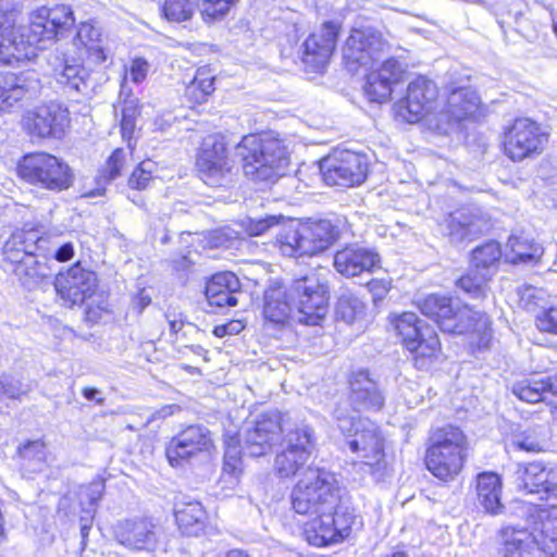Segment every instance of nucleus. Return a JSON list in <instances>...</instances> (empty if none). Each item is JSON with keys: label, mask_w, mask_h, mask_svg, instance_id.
Segmentation results:
<instances>
[{"label": "nucleus", "mask_w": 557, "mask_h": 557, "mask_svg": "<svg viewBox=\"0 0 557 557\" xmlns=\"http://www.w3.org/2000/svg\"><path fill=\"white\" fill-rule=\"evenodd\" d=\"M507 246L510 248V253L506 255V258L511 263L536 262L543 255V248L524 235H511Z\"/></svg>", "instance_id": "nucleus-37"}, {"label": "nucleus", "mask_w": 557, "mask_h": 557, "mask_svg": "<svg viewBox=\"0 0 557 557\" xmlns=\"http://www.w3.org/2000/svg\"><path fill=\"white\" fill-rule=\"evenodd\" d=\"M175 519L183 533L198 535L205 527L206 511L200 503L190 502L175 509Z\"/></svg>", "instance_id": "nucleus-36"}, {"label": "nucleus", "mask_w": 557, "mask_h": 557, "mask_svg": "<svg viewBox=\"0 0 557 557\" xmlns=\"http://www.w3.org/2000/svg\"><path fill=\"white\" fill-rule=\"evenodd\" d=\"M152 168L153 164L150 160L139 163L128 178V186L138 190L147 188L152 180Z\"/></svg>", "instance_id": "nucleus-51"}, {"label": "nucleus", "mask_w": 557, "mask_h": 557, "mask_svg": "<svg viewBox=\"0 0 557 557\" xmlns=\"http://www.w3.org/2000/svg\"><path fill=\"white\" fill-rule=\"evenodd\" d=\"M47 240L41 236L38 227L28 226L15 230L7 239L3 246V256L5 260L13 264L27 259L30 255H36L45 249Z\"/></svg>", "instance_id": "nucleus-30"}, {"label": "nucleus", "mask_w": 557, "mask_h": 557, "mask_svg": "<svg viewBox=\"0 0 557 557\" xmlns=\"http://www.w3.org/2000/svg\"><path fill=\"white\" fill-rule=\"evenodd\" d=\"M90 529H91V521L82 519V524H81L82 540H81L79 554H82L83 550L85 549V547L87 546V541H88V535H89Z\"/></svg>", "instance_id": "nucleus-63"}, {"label": "nucleus", "mask_w": 557, "mask_h": 557, "mask_svg": "<svg viewBox=\"0 0 557 557\" xmlns=\"http://www.w3.org/2000/svg\"><path fill=\"white\" fill-rule=\"evenodd\" d=\"M333 265L337 273L350 278L380 269L381 257L374 248L355 243L335 252Z\"/></svg>", "instance_id": "nucleus-22"}, {"label": "nucleus", "mask_w": 557, "mask_h": 557, "mask_svg": "<svg viewBox=\"0 0 557 557\" xmlns=\"http://www.w3.org/2000/svg\"><path fill=\"white\" fill-rule=\"evenodd\" d=\"M126 153L123 149H115L108 158L106 164L100 171L99 178L104 183H110L121 176L124 168Z\"/></svg>", "instance_id": "nucleus-50"}, {"label": "nucleus", "mask_w": 557, "mask_h": 557, "mask_svg": "<svg viewBox=\"0 0 557 557\" xmlns=\"http://www.w3.org/2000/svg\"><path fill=\"white\" fill-rule=\"evenodd\" d=\"M74 256V246L72 243L62 244L54 252V258L60 262L69 261Z\"/></svg>", "instance_id": "nucleus-62"}, {"label": "nucleus", "mask_w": 557, "mask_h": 557, "mask_svg": "<svg viewBox=\"0 0 557 557\" xmlns=\"http://www.w3.org/2000/svg\"><path fill=\"white\" fill-rule=\"evenodd\" d=\"M67 108L55 101L38 106L24 117L26 131L39 138H61L70 123Z\"/></svg>", "instance_id": "nucleus-19"}, {"label": "nucleus", "mask_w": 557, "mask_h": 557, "mask_svg": "<svg viewBox=\"0 0 557 557\" xmlns=\"http://www.w3.org/2000/svg\"><path fill=\"white\" fill-rule=\"evenodd\" d=\"M406 75V64L395 58L386 59L376 72L367 77L363 87L370 101L384 102L389 99L394 86Z\"/></svg>", "instance_id": "nucleus-29"}, {"label": "nucleus", "mask_w": 557, "mask_h": 557, "mask_svg": "<svg viewBox=\"0 0 557 557\" xmlns=\"http://www.w3.org/2000/svg\"><path fill=\"white\" fill-rule=\"evenodd\" d=\"M368 165L366 154L348 149H335L320 161V172L326 185L352 187L364 182Z\"/></svg>", "instance_id": "nucleus-13"}, {"label": "nucleus", "mask_w": 557, "mask_h": 557, "mask_svg": "<svg viewBox=\"0 0 557 557\" xmlns=\"http://www.w3.org/2000/svg\"><path fill=\"white\" fill-rule=\"evenodd\" d=\"M21 458L28 462L35 472L42 471L48 457L45 442L41 440L29 441L18 449Z\"/></svg>", "instance_id": "nucleus-43"}, {"label": "nucleus", "mask_w": 557, "mask_h": 557, "mask_svg": "<svg viewBox=\"0 0 557 557\" xmlns=\"http://www.w3.org/2000/svg\"><path fill=\"white\" fill-rule=\"evenodd\" d=\"M502 255V248L497 242H487L473 249L471 265L475 271L486 273L491 277L498 268Z\"/></svg>", "instance_id": "nucleus-40"}, {"label": "nucleus", "mask_w": 557, "mask_h": 557, "mask_svg": "<svg viewBox=\"0 0 557 557\" xmlns=\"http://www.w3.org/2000/svg\"><path fill=\"white\" fill-rule=\"evenodd\" d=\"M315 441L313 430L302 423L295 422L285 433L282 442V450L276 454L274 459V470L280 478L289 479L301 474L312 468L307 466L309 458L314 449Z\"/></svg>", "instance_id": "nucleus-9"}, {"label": "nucleus", "mask_w": 557, "mask_h": 557, "mask_svg": "<svg viewBox=\"0 0 557 557\" xmlns=\"http://www.w3.org/2000/svg\"><path fill=\"white\" fill-rule=\"evenodd\" d=\"M536 325L542 332L557 334V308H549L539 314Z\"/></svg>", "instance_id": "nucleus-53"}, {"label": "nucleus", "mask_w": 557, "mask_h": 557, "mask_svg": "<svg viewBox=\"0 0 557 557\" xmlns=\"http://www.w3.org/2000/svg\"><path fill=\"white\" fill-rule=\"evenodd\" d=\"M14 273L22 285L28 289L37 287L44 278L49 276L47 264L39 260L38 252L30 255L27 259L18 262L14 268Z\"/></svg>", "instance_id": "nucleus-39"}, {"label": "nucleus", "mask_w": 557, "mask_h": 557, "mask_svg": "<svg viewBox=\"0 0 557 557\" xmlns=\"http://www.w3.org/2000/svg\"><path fill=\"white\" fill-rule=\"evenodd\" d=\"M329 311V288L317 275L295 280L287 289L271 286L264 293V319L284 324L290 317L299 323L319 325Z\"/></svg>", "instance_id": "nucleus-3"}, {"label": "nucleus", "mask_w": 557, "mask_h": 557, "mask_svg": "<svg viewBox=\"0 0 557 557\" xmlns=\"http://www.w3.org/2000/svg\"><path fill=\"white\" fill-rule=\"evenodd\" d=\"M490 278L486 273L475 271L472 267L469 273L457 281V285L472 298H481L485 296V287Z\"/></svg>", "instance_id": "nucleus-45"}, {"label": "nucleus", "mask_w": 557, "mask_h": 557, "mask_svg": "<svg viewBox=\"0 0 557 557\" xmlns=\"http://www.w3.org/2000/svg\"><path fill=\"white\" fill-rule=\"evenodd\" d=\"M511 391L525 403L543 401L557 407V376L533 375L525 377L516 382Z\"/></svg>", "instance_id": "nucleus-31"}, {"label": "nucleus", "mask_w": 557, "mask_h": 557, "mask_svg": "<svg viewBox=\"0 0 557 557\" xmlns=\"http://www.w3.org/2000/svg\"><path fill=\"white\" fill-rule=\"evenodd\" d=\"M74 23L73 11L66 4L37 9L28 26H5L0 29V64L12 65L34 60L39 50L57 39Z\"/></svg>", "instance_id": "nucleus-2"}, {"label": "nucleus", "mask_w": 557, "mask_h": 557, "mask_svg": "<svg viewBox=\"0 0 557 557\" xmlns=\"http://www.w3.org/2000/svg\"><path fill=\"white\" fill-rule=\"evenodd\" d=\"M214 91V76L210 69L199 67L193 81L186 88L187 96L197 103L206 101L207 97Z\"/></svg>", "instance_id": "nucleus-41"}, {"label": "nucleus", "mask_w": 557, "mask_h": 557, "mask_svg": "<svg viewBox=\"0 0 557 557\" xmlns=\"http://www.w3.org/2000/svg\"><path fill=\"white\" fill-rule=\"evenodd\" d=\"M116 542L132 552H153L159 543V531L150 518L120 520L113 530Z\"/></svg>", "instance_id": "nucleus-20"}, {"label": "nucleus", "mask_w": 557, "mask_h": 557, "mask_svg": "<svg viewBox=\"0 0 557 557\" xmlns=\"http://www.w3.org/2000/svg\"><path fill=\"white\" fill-rule=\"evenodd\" d=\"M443 226L451 244H461L483 234L488 228V222L479 210L461 208L449 213Z\"/></svg>", "instance_id": "nucleus-27"}, {"label": "nucleus", "mask_w": 557, "mask_h": 557, "mask_svg": "<svg viewBox=\"0 0 557 557\" xmlns=\"http://www.w3.org/2000/svg\"><path fill=\"white\" fill-rule=\"evenodd\" d=\"M502 478L494 472H483L476 476L478 504L493 516L504 512L502 503Z\"/></svg>", "instance_id": "nucleus-34"}, {"label": "nucleus", "mask_w": 557, "mask_h": 557, "mask_svg": "<svg viewBox=\"0 0 557 557\" xmlns=\"http://www.w3.org/2000/svg\"><path fill=\"white\" fill-rule=\"evenodd\" d=\"M139 114V100L135 97L127 96L122 103L121 133L124 139L129 140L132 138Z\"/></svg>", "instance_id": "nucleus-44"}, {"label": "nucleus", "mask_w": 557, "mask_h": 557, "mask_svg": "<svg viewBox=\"0 0 557 557\" xmlns=\"http://www.w3.org/2000/svg\"><path fill=\"white\" fill-rule=\"evenodd\" d=\"M148 71L149 63L145 59L136 58L132 61L128 75L132 82L139 84L146 78Z\"/></svg>", "instance_id": "nucleus-55"}, {"label": "nucleus", "mask_w": 557, "mask_h": 557, "mask_svg": "<svg viewBox=\"0 0 557 557\" xmlns=\"http://www.w3.org/2000/svg\"><path fill=\"white\" fill-rule=\"evenodd\" d=\"M246 177L253 182H269L281 175L288 165L282 140L270 134H249L235 148Z\"/></svg>", "instance_id": "nucleus-6"}, {"label": "nucleus", "mask_w": 557, "mask_h": 557, "mask_svg": "<svg viewBox=\"0 0 557 557\" xmlns=\"http://www.w3.org/2000/svg\"><path fill=\"white\" fill-rule=\"evenodd\" d=\"M87 51H88L89 58H91L95 62L101 63L107 60V54H106L103 48L100 46V44L89 48Z\"/></svg>", "instance_id": "nucleus-64"}, {"label": "nucleus", "mask_w": 557, "mask_h": 557, "mask_svg": "<svg viewBox=\"0 0 557 557\" xmlns=\"http://www.w3.org/2000/svg\"><path fill=\"white\" fill-rule=\"evenodd\" d=\"M54 288L72 306L82 305L94 295L97 288V275L77 262L66 272L58 274Z\"/></svg>", "instance_id": "nucleus-24"}, {"label": "nucleus", "mask_w": 557, "mask_h": 557, "mask_svg": "<svg viewBox=\"0 0 557 557\" xmlns=\"http://www.w3.org/2000/svg\"><path fill=\"white\" fill-rule=\"evenodd\" d=\"M197 166L201 180L211 187H227L235 182L237 170L226 157L224 141L215 135L205 138Z\"/></svg>", "instance_id": "nucleus-14"}, {"label": "nucleus", "mask_w": 557, "mask_h": 557, "mask_svg": "<svg viewBox=\"0 0 557 557\" xmlns=\"http://www.w3.org/2000/svg\"><path fill=\"white\" fill-rule=\"evenodd\" d=\"M519 490L540 494L541 498H557V468L541 461L519 463L516 469Z\"/></svg>", "instance_id": "nucleus-21"}, {"label": "nucleus", "mask_w": 557, "mask_h": 557, "mask_svg": "<svg viewBox=\"0 0 557 557\" xmlns=\"http://www.w3.org/2000/svg\"><path fill=\"white\" fill-rule=\"evenodd\" d=\"M212 447L210 431L199 424L189 425L175 435L166 447V457L172 466H178L182 461L208 453Z\"/></svg>", "instance_id": "nucleus-23"}, {"label": "nucleus", "mask_w": 557, "mask_h": 557, "mask_svg": "<svg viewBox=\"0 0 557 557\" xmlns=\"http://www.w3.org/2000/svg\"><path fill=\"white\" fill-rule=\"evenodd\" d=\"M18 172L26 182L53 191L70 188L74 178L65 162L46 152L25 156L18 165Z\"/></svg>", "instance_id": "nucleus-10"}, {"label": "nucleus", "mask_w": 557, "mask_h": 557, "mask_svg": "<svg viewBox=\"0 0 557 557\" xmlns=\"http://www.w3.org/2000/svg\"><path fill=\"white\" fill-rule=\"evenodd\" d=\"M238 0H200L199 10L205 22L223 18Z\"/></svg>", "instance_id": "nucleus-48"}, {"label": "nucleus", "mask_w": 557, "mask_h": 557, "mask_svg": "<svg viewBox=\"0 0 557 557\" xmlns=\"http://www.w3.org/2000/svg\"><path fill=\"white\" fill-rule=\"evenodd\" d=\"M338 25L325 22L318 32L311 34L302 44L301 60L312 72H322L335 49Z\"/></svg>", "instance_id": "nucleus-25"}, {"label": "nucleus", "mask_w": 557, "mask_h": 557, "mask_svg": "<svg viewBox=\"0 0 557 557\" xmlns=\"http://www.w3.org/2000/svg\"><path fill=\"white\" fill-rule=\"evenodd\" d=\"M520 449L529 453H539L545 446V432L541 426L530 428L516 436L513 442Z\"/></svg>", "instance_id": "nucleus-47"}, {"label": "nucleus", "mask_w": 557, "mask_h": 557, "mask_svg": "<svg viewBox=\"0 0 557 557\" xmlns=\"http://www.w3.org/2000/svg\"><path fill=\"white\" fill-rule=\"evenodd\" d=\"M364 313V304L354 294L343 293L336 305V315L338 319L350 324L361 318Z\"/></svg>", "instance_id": "nucleus-42"}, {"label": "nucleus", "mask_w": 557, "mask_h": 557, "mask_svg": "<svg viewBox=\"0 0 557 557\" xmlns=\"http://www.w3.org/2000/svg\"><path fill=\"white\" fill-rule=\"evenodd\" d=\"M289 498L296 513L310 517L304 525V536L310 545L341 543L358 521L348 492L335 473L325 468H309L294 485Z\"/></svg>", "instance_id": "nucleus-1"}, {"label": "nucleus", "mask_w": 557, "mask_h": 557, "mask_svg": "<svg viewBox=\"0 0 557 557\" xmlns=\"http://www.w3.org/2000/svg\"><path fill=\"white\" fill-rule=\"evenodd\" d=\"M417 307L430 319H433L442 332L463 334L480 331L487 324V317L468 306L455 308L451 298L430 294L417 300Z\"/></svg>", "instance_id": "nucleus-8"}, {"label": "nucleus", "mask_w": 557, "mask_h": 557, "mask_svg": "<svg viewBox=\"0 0 557 557\" xmlns=\"http://www.w3.org/2000/svg\"><path fill=\"white\" fill-rule=\"evenodd\" d=\"M302 242H305V235L300 223L288 222L282 226L276 235L280 251L286 257L307 256V251L301 249Z\"/></svg>", "instance_id": "nucleus-38"}, {"label": "nucleus", "mask_w": 557, "mask_h": 557, "mask_svg": "<svg viewBox=\"0 0 557 557\" xmlns=\"http://www.w3.org/2000/svg\"><path fill=\"white\" fill-rule=\"evenodd\" d=\"M479 104L480 97L471 88L455 89L447 99L448 112L456 121L472 116L476 112Z\"/></svg>", "instance_id": "nucleus-35"}, {"label": "nucleus", "mask_w": 557, "mask_h": 557, "mask_svg": "<svg viewBox=\"0 0 557 557\" xmlns=\"http://www.w3.org/2000/svg\"><path fill=\"white\" fill-rule=\"evenodd\" d=\"M39 73L26 70L0 74V110H9L23 98H35L41 91Z\"/></svg>", "instance_id": "nucleus-26"}, {"label": "nucleus", "mask_w": 557, "mask_h": 557, "mask_svg": "<svg viewBox=\"0 0 557 557\" xmlns=\"http://www.w3.org/2000/svg\"><path fill=\"white\" fill-rule=\"evenodd\" d=\"M242 294L240 282L232 272L215 273L207 282L205 295L210 306L234 307L238 304L237 295Z\"/></svg>", "instance_id": "nucleus-32"}, {"label": "nucleus", "mask_w": 557, "mask_h": 557, "mask_svg": "<svg viewBox=\"0 0 557 557\" xmlns=\"http://www.w3.org/2000/svg\"><path fill=\"white\" fill-rule=\"evenodd\" d=\"M349 400L355 411H380L385 396L368 370L354 371L349 377Z\"/></svg>", "instance_id": "nucleus-28"}, {"label": "nucleus", "mask_w": 557, "mask_h": 557, "mask_svg": "<svg viewBox=\"0 0 557 557\" xmlns=\"http://www.w3.org/2000/svg\"><path fill=\"white\" fill-rule=\"evenodd\" d=\"M171 333L176 335V341H178V334L183 331L184 326H188L189 329L198 332L195 324L186 322L182 313L176 312H166L165 314Z\"/></svg>", "instance_id": "nucleus-56"}, {"label": "nucleus", "mask_w": 557, "mask_h": 557, "mask_svg": "<svg viewBox=\"0 0 557 557\" xmlns=\"http://www.w3.org/2000/svg\"><path fill=\"white\" fill-rule=\"evenodd\" d=\"M224 445H225L224 456L242 457L240 438L237 433L225 434Z\"/></svg>", "instance_id": "nucleus-59"}, {"label": "nucleus", "mask_w": 557, "mask_h": 557, "mask_svg": "<svg viewBox=\"0 0 557 557\" xmlns=\"http://www.w3.org/2000/svg\"><path fill=\"white\" fill-rule=\"evenodd\" d=\"M242 457L224 456L223 476H228L232 484L237 482L242 473Z\"/></svg>", "instance_id": "nucleus-54"}, {"label": "nucleus", "mask_w": 557, "mask_h": 557, "mask_svg": "<svg viewBox=\"0 0 557 557\" xmlns=\"http://www.w3.org/2000/svg\"><path fill=\"white\" fill-rule=\"evenodd\" d=\"M282 215H265L264 218H245L242 221V226L249 236H261L270 231L272 227L277 226Z\"/></svg>", "instance_id": "nucleus-49"}, {"label": "nucleus", "mask_w": 557, "mask_h": 557, "mask_svg": "<svg viewBox=\"0 0 557 557\" xmlns=\"http://www.w3.org/2000/svg\"><path fill=\"white\" fill-rule=\"evenodd\" d=\"M103 488L104 484L102 482H92L85 488L84 495L87 497L90 506H95L101 498Z\"/></svg>", "instance_id": "nucleus-60"}, {"label": "nucleus", "mask_w": 557, "mask_h": 557, "mask_svg": "<svg viewBox=\"0 0 557 557\" xmlns=\"http://www.w3.org/2000/svg\"><path fill=\"white\" fill-rule=\"evenodd\" d=\"M294 421L288 414H262L244 434L243 450L251 457H261L272 450L282 434H285Z\"/></svg>", "instance_id": "nucleus-15"}, {"label": "nucleus", "mask_w": 557, "mask_h": 557, "mask_svg": "<svg viewBox=\"0 0 557 557\" xmlns=\"http://www.w3.org/2000/svg\"><path fill=\"white\" fill-rule=\"evenodd\" d=\"M151 298L145 290H140L132 300L131 308L137 314H140L143 310L149 306Z\"/></svg>", "instance_id": "nucleus-61"}, {"label": "nucleus", "mask_w": 557, "mask_h": 557, "mask_svg": "<svg viewBox=\"0 0 557 557\" xmlns=\"http://www.w3.org/2000/svg\"><path fill=\"white\" fill-rule=\"evenodd\" d=\"M391 46L382 33L373 27L354 28L343 49L345 67L351 74L373 66Z\"/></svg>", "instance_id": "nucleus-12"}, {"label": "nucleus", "mask_w": 557, "mask_h": 557, "mask_svg": "<svg viewBox=\"0 0 557 557\" xmlns=\"http://www.w3.org/2000/svg\"><path fill=\"white\" fill-rule=\"evenodd\" d=\"M463 431L451 424L435 429L425 451L426 469L438 480L450 482L460 473L467 456Z\"/></svg>", "instance_id": "nucleus-7"}, {"label": "nucleus", "mask_w": 557, "mask_h": 557, "mask_svg": "<svg viewBox=\"0 0 557 557\" xmlns=\"http://www.w3.org/2000/svg\"><path fill=\"white\" fill-rule=\"evenodd\" d=\"M394 326L401 337L404 346L416 354V367H428L429 361L436 357L441 344L434 327L428 325L413 312H404L394 321Z\"/></svg>", "instance_id": "nucleus-11"}, {"label": "nucleus", "mask_w": 557, "mask_h": 557, "mask_svg": "<svg viewBox=\"0 0 557 557\" xmlns=\"http://www.w3.org/2000/svg\"><path fill=\"white\" fill-rule=\"evenodd\" d=\"M436 98V85L426 77L419 76L408 85L406 97L398 100L393 110L404 121L416 123L431 112Z\"/></svg>", "instance_id": "nucleus-18"}, {"label": "nucleus", "mask_w": 557, "mask_h": 557, "mask_svg": "<svg viewBox=\"0 0 557 557\" xmlns=\"http://www.w3.org/2000/svg\"><path fill=\"white\" fill-rule=\"evenodd\" d=\"M195 5V0H165L163 13L168 20L173 22L188 21L194 14Z\"/></svg>", "instance_id": "nucleus-46"}, {"label": "nucleus", "mask_w": 557, "mask_h": 557, "mask_svg": "<svg viewBox=\"0 0 557 557\" xmlns=\"http://www.w3.org/2000/svg\"><path fill=\"white\" fill-rule=\"evenodd\" d=\"M547 135L530 119H517L506 134L505 152L513 161H521L543 151Z\"/></svg>", "instance_id": "nucleus-17"}, {"label": "nucleus", "mask_w": 557, "mask_h": 557, "mask_svg": "<svg viewBox=\"0 0 557 557\" xmlns=\"http://www.w3.org/2000/svg\"><path fill=\"white\" fill-rule=\"evenodd\" d=\"M369 292L373 296L374 302L382 300L391 289V281L386 278H373L367 284Z\"/></svg>", "instance_id": "nucleus-57"}, {"label": "nucleus", "mask_w": 557, "mask_h": 557, "mask_svg": "<svg viewBox=\"0 0 557 557\" xmlns=\"http://www.w3.org/2000/svg\"><path fill=\"white\" fill-rule=\"evenodd\" d=\"M76 39L88 50L89 48L100 44L101 33L100 29L92 24L82 23L77 30Z\"/></svg>", "instance_id": "nucleus-52"}, {"label": "nucleus", "mask_w": 557, "mask_h": 557, "mask_svg": "<svg viewBox=\"0 0 557 557\" xmlns=\"http://www.w3.org/2000/svg\"><path fill=\"white\" fill-rule=\"evenodd\" d=\"M496 543L497 557H557V506L530 508L525 525H503Z\"/></svg>", "instance_id": "nucleus-4"}, {"label": "nucleus", "mask_w": 557, "mask_h": 557, "mask_svg": "<svg viewBox=\"0 0 557 557\" xmlns=\"http://www.w3.org/2000/svg\"><path fill=\"white\" fill-rule=\"evenodd\" d=\"M305 242L302 250L307 256L327 249L339 236V230L329 220H319L302 224Z\"/></svg>", "instance_id": "nucleus-33"}, {"label": "nucleus", "mask_w": 557, "mask_h": 557, "mask_svg": "<svg viewBox=\"0 0 557 557\" xmlns=\"http://www.w3.org/2000/svg\"><path fill=\"white\" fill-rule=\"evenodd\" d=\"M24 391L18 381H14L7 375L0 376V394L10 398H18Z\"/></svg>", "instance_id": "nucleus-58"}, {"label": "nucleus", "mask_w": 557, "mask_h": 557, "mask_svg": "<svg viewBox=\"0 0 557 557\" xmlns=\"http://www.w3.org/2000/svg\"><path fill=\"white\" fill-rule=\"evenodd\" d=\"M53 58L54 61L49 60V63L59 89L75 101L81 97H89L95 88L91 71L74 58Z\"/></svg>", "instance_id": "nucleus-16"}, {"label": "nucleus", "mask_w": 557, "mask_h": 557, "mask_svg": "<svg viewBox=\"0 0 557 557\" xmlns=\"http://www.w3.org/2000/svg\"><path fill=\"white\" fill-rule=\"evenodd\" d=\"M333 416L345 437V446L359 459L360 470L371 475L376 483L389 478L391 469L384 449L385 438L379 425L369 419L350 413L347 406L343 405L334 409Z\"/></svg>", "instance_id": "nucleus-5"}]
</instances>
